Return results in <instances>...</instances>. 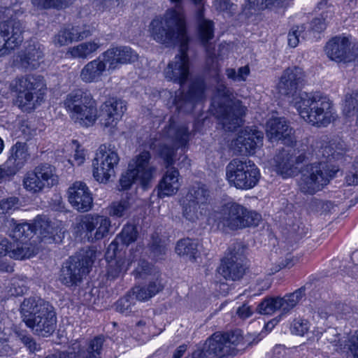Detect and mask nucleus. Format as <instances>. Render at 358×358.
<instances>
[{
	"label": "nucleus",
	"mask_w": 358,
	"mask_h": 358,
	"mask_svg": "<svg viewBox=\"0 0 358 358\" xmlns=\"http://www.w3.org/2000/svg\"><path fill=\"white\" fill-rule=\"evenodd\" d=\"M101 46L98 40L82 43L70 48L66 52L73 58L87 59L91 54L96 52Z\"/></svg>",
	"instance_id": "58836bf2"
},
{
	"label": "nucleus",
	"mask_w": 358,
	"mask_h": 358,
	"mask_svg": "<svg viewBox=\"0 0 358 358\" xmlns=\"http://www.w3.org/2000/svg\"><path fill=\"white\" fill-rule=\"evenodd\" d=\"M151 270L150 264L145 260H141L135 271L136 277L143 278L145 275L150 274Z\"/></svg>",
	"instance_id": "0e129e2a"
},
{
	"label": "nucleus",
	"mask_w": 358,
	"mask_h": 358,
	"mask_svg": "<svg viewBox=\"0 0 358 358\" xmlns=\"http://www.w3.org/2000/svg\"><path fill=\"white\" fill-rule=\"evenodd\" d=\"M305 73L299 66H292L286 69L278 85L279 93L284 96H293L298 88L304 82Z\"/></svg>",
	"instance_id": "393cba45"
},
{
	"label": "nucleus",
	"mask_w": 358,
	"mask_h": 358,
	"mask_svg": "<svg viewBox=\"0 0 358 358\" xmlns=\"http://www.w3.org/2000/svg\"><path fill=\"white\" fill-rule=\"evenodd\" d=\"M23 322L33 332L43 337L51 335L57 324L54 308L41 299H26L20 306Z\"/></svg>",
	"instance_id": "423d86ee"
},
{
	"label": "nucleus",
	"mask_w": 358,
	"mask_h": 358,
	"mask_svg": "<svg viewBox=\"0 0 358 358\" xmlns=\"http://www.w3.org/2000/svg\"><path fill=\"white\" fill-rule=\"evenodd\" d=\"M358 59V41L351 43L347 54L346 62H350Z\"/></svg>",
	"instance_id": "774afa93"
},
{
	"label": "nucleus",
	"mask_w": 358,
	"mask_h": 358,
	"mask_svg": "<svg viewBox=\"0 0 358 358\" xmlns=\"http://www.w3.org/2000/svg\"><path fill=\"white\" fill-rule=\"evenodd\" d=\"M135 304V298L129 292L116 302L115 307L117 311L128 315L134 311Z\"/></svg>",
	"instance_id": "3c124183"
},
{
	"label": "nucleus",
	"mask_w": 358,
	"mask_h": 358,
	"mask_svg": "<svg viewBox=\"0 0 358 358\" xmlns=\"http://www.w3.org/2000/svg\"><path fill=\"white\" fill-rule=\"evenodd\" d=\"M199 6L196 13L198 20L199 38L205 48L206 59V64L217 71V59L215 52V45L210 42L214 37V24L213 21L203 18V9L200 6L202 0H192Z\"/></svg>",
	"instance_id": "6ab92c4d"
},
{
	"label": "nucleus",
	"mask_w": 358,
	"mask_h": 358,
	"mask_svg": "<svg viewBox=\"0 0 358 358\" xmlns=\"http://www.w3.org/2000/svg\"><path fill=\"white\" fill-rule=\"evenodd\" d=\"M214 6L216 10L230 15L233 14L236 8V6L230 0H215Z\"/></svg>",
	"instance_id": "680f3d73"
},
{
	"label": "nucleus",
	"mask_w": 358,
	"mask_h": 358,
	"mask_svg": "<svg viewBox=\"0 0 358 358\" xmlns=\"http://www.w3.org/2000/svg\"><path fill=\"white\" fill-rule=\"evenodd\" d=\"M127 110L126 102L117 98H110L101 104L98 117L104 127H114Z\"/></svg>",
	"instance_id": "5701e85b"
},
{
	"label": "nucleus",
	"mask_w": 358,
	"mask_h": 358,
	"mask_svg": "<svg viewBox=\"0 0 358 358\" xmlns=\"http://www.w3.org/2000/svg\"><path fill=\"white\" fill-rule=\"evenodd\" d=\"M310 328L309 322L302 318L295 319L291 324V331L292 334L299 336H303L308 332Z\"/></svg>",
	"instance_id": "13d9d810"
},
{
	"label": "nucleus",
	"mask_w": 358,
	"mask_h": 358,
	"mask_svg": "<svg viewBox=\"0 0 358 358\" xmlns=\"http://www.w3.org/2000/svg\"><path fill=\"white\" fill-rule=\"evenodd\" d=\"M29 157L27 143L17 142L10 148L8 157L5 163L17 174L25 166Z\"/></svg>",
	"instance_id": "2f4dec72"
},
{
	"label": "nucleus",
	"mask_w": 358,
	"mask_h": 358,
	"mask_svg": "<svg viewBox=\"0 0 358 358\" xmlns=\"http://www.w3.org/2000/svg\"><path fill=\"white\" fill-rule=\"evenodd\" d=\"M76 35L73 27H64L54 36L52 43L56 47L68 45L73 41H76Z\"/></svg>",
	"instance_id": "c03bdc74"
},
{
	"label": "nucleus",
	"mask_w": 358,
	"mask_h": 358,
	"mask_svg": "<svg viewBox=\"0 0 358 358\" xmlns=\"http://www.w3.org/2000/svg\"><path fill=\"white\" fill-rule=\"evenodd\" d=\"M34 223H22L17 224L10 233L13 241H28L34 235Z\"/></svg>",
	"instance_id": "79ce46f5"
},
{
	"label": "nucleus",
	"mask_w": 358,
	"mask_h": 358,
	"mask_svg": "<svg viewBox=\"0 0 358 358\" xmlns=\"http://www.w3.org/2000/svg\"><path fill=\"white\" fill-rule=\"evenodd\" d=\"M68 199L72 206L78 211L87 212L92 206L93 199L87 185L75 182L68 189Z\"/></svg>",
	"instance_id": "a878e982"
},
{
	"label": "nucleus",
	"mask_w": 358,
	"mask_h": 358,
	"mask_svg": "<svg viewBox=\"0 0 358 358\" xmlns=\"http://www.w3.org/2000/svg\"><path fill=\"white\" fill-rule=\"evenodd\" d=\"M24 189L33 194L50 189L58 182L55 168L50 164L42 163L33 171H28L23 178Z\"/></svg>",
	"instance_id": "f3484780"
},
{
	"label": "nucleus",
	"mask_w": 358,
	"mask_h": 358,
	"mask_svg": "<svg viewBox=\"0 0 358 358\" xmlns=\"http://www.w3.org/2000/svg\"><path fill=\"white\" fill-rule=\"evenodd\" d=\"M243 340L240 329L225 333L216 332L192 353V358H225L227 355H234L236 347L242 343Z\"/></svg>",
	"instance_id": "0eeeda50"
},
{
	"label": "nucleus",
	"mask_w": 358,
	"mask_h": 358,
	"mask_svg": "<svg viewBox=\"0 0 358 358\" xmlns=\"http://www.w3.org/2000/svg\"><path fill=\"white\" fill-rule=\"evenodd\" d=\"M120 253L117 252L116 257L107 258L109 260V265L108 268V277L111 279H115L120 275V274L126 271L125 261L120 257Z\"/></svg>",
	"instance_id": "49530a36"
},
{
	"label": "nucleus",
	"mask_w": 358,
	"mask_h": 358,
	"mask_svg": "<svg viewBox=\"0 0 358 358\" xmlns=\"http://www.w3.org/2000/svg\"><path fill=\"white\" fill-rule=\"evenodd\" d=\"M106 69V62L100 57L88 62L80 71V79L87 83L97 82L100 80Z\"/></svg>",
	"instance_id": "c9c22d12"
},
{
	"label": "nucleus",
	"mask_w": 358,
	"mask_h": 358,
	"mask_svg": "<svg viewBox=\"0 0 358 358\" xmlns=\"http://www.w3.org/2000/svg\"><path fill=\"white\" fill-rule=\"evenodd\" d=\"M34 227V235H36L41 241L52 243L56 241L55 235L57 234V229L47 220L41 217L36 219Z\"/></svg>",
	"instance_id": "4c0bfd02"
},
{
	"label": "nucleus",
	"mask_w": 358,
	"mask_h": 358,
	"mask_svg": "<svg viewBox=\"0 0 358 358\" xmlns=\"http://www.w3.org/2000/svg\"><path fill=\"white\" fill-rule=\"evenodd\" d=\"M102 57L109 65V69H115L120 65L136 62L138 54L128 46L112 48L102 54Z\"/></svg>",
	"instance_id": "c85d7f7f"
},
{
	"label": "nucleus",
	"mask_w": 358,
	"mask_h": 358,
	"mask_svg": "<svg viewBox=\"0 0 358 358\" xmlns=\"http://www.w3.org/2000/svg\"><path fill=\"white\" fill-rule=\"evenodd\" d=\"M138 236V231L135 226L132 224H126L122 228L121 232L115 237V240L108 245L106 251L107 258L116 257L117 252L120 253V245L128 246L130 243L134 242Z\"/></svg>",
	"instance_id": "7c9ffc66"
},
{
	"label": "nucleus",
	"mask_w": 358,
	"mask_h": 358,
	"mask_svg": "<svg viewBox=\"0 0 358 358\" xmlns=\"http://www.w3.org/2000/svg\"><path fill=\"white\" fill-rule=\"evenodd\" d=\"M45 86L43 77L41 75L27 74L17 78L15 87L19 107L28 112L34 110L38 101V94Z\"/></svg>",
	"instance_id": "f8f14e48"
},
{
	"label": "nucleus",
	"mask_w": 358,
	"mask_h": 358,
	"mask_svg": "<svg viewBox=\"0 0 358 358\" xmlns=\"http://www.w3.org/2000/svg\"><path fill=\"white\" fill-rule=\"evenodd\" d=\"M264 134L257 129H245L241 131L234 141V146L241 155L254 153L262 145Z\"/></svg>",
	"instance_id": "cd10ccee"
},
{
	"label": "nucleus",
	"mask_w": 358,
	"mask_h": 358,
	"mask_svg": "<svg viewBox=\"0 0 358 358\" xmlns=\"http://www.w3.org/2000/svg\"><path fill=\"white\" fill-rule=\"evenodd\" d=\"M332 13L333 11L330 10L322 11L321 13V17H315L312 20L310 23L311 30L318 33L324 31L327 27V19L329 17V14L331 17L332 16Z\"/></svg>",
	"instance_id": "6e6d98bb"
},
{
	"label": "nucleus",
	"mask_w": 358,
	"mask_h": 358,
	"mask_svg": "<svg viewBox=\"0 0 358 358\" xmlns=\"http://www.w3.org/2000/svg\"><path fill=\"white\" fill-rule=\"evenodd\" d=\"M162 136L170 140L176 146H178V148L181 149L182 154L177 159L179 161L178 166L180 168H188L190 166V160L184 155L190 139V132L187 127L178 125L173 118H171L169 125L162 130ZM150 148L163 159L166 168L172 166L176 161V151L165 143L155 141L150 144Z\"/></svg>",
	"instance_id": "20e7f679"
},
{
	"label": "nucleus",
	"mask_w": 358,
	"mask_h": 358,
	"mask_svg": "<svg viewBox=\"0 0 358 358\" xmlns=\"http://www.w3.org/2000/svg\"><path fill=\"white\" fill-rule=\"evenodd\" d=\"M34 254V248L27 241H13L10 257L17 259L30 258Z\"/></svg>",
	"instance_id": "a19ab883"
},
{
	"label": "nucleus",
	"mask_w": 358,
	"mask_h": 358,
	"mask_svg": "<svg viewBox=\"0 0 358 358\" xmlns=\"http://www.w3.org/2000/svg\"><path fill=\"white\" fill-rule=\"evenodd\" d=\"M292 0H248L244 6L245 15L255 14L266 8H282Z\"/></svg>",
	"instance_id": "e433bc0d"
},
{
	"label": "nucleus",
	"mask_w": 358,
	"mask_h": 358,
	"mask_svg": "<svg viewBox=\"0 0 358 358\" xmlns=\"http://www.w3.org/2000/svg\"><path fill=\"white\" fill-rule=\"evenodd\" d=\"M306 27L303 24L293 27L288 34V45L295 48L300 42V39L306 37Z\"/></svg>",
	"instance_id": "5fc2aeb1"
},
{
	"label": "nucleus",
	"mask_w": 358,
	"mask_h": 358,
	"mask_svg": "<svg viewBox=\"0 0 358 358\" xmlns=\"http://www.w3.org/2000/svg\"><path fill=\"white\" fill-rule=\"evenodd\" d=\"M294 106L304 121L313 126L325 127L335 119L332 101L320 92H301Z\"/></svg>",
	"instance_id": "7ed1b4c3"
},
{
	"label": "nucleus",
	"mask_w": 358,
	"mask_h": 358,
	"mask_svg": "<svg viewBox=\"0 0 358 358\" xmlns=\"http://www.w3.org/2000/svg\"><path fill=\"white\" fill-rule=\"evenodd\" d=\"M306 159V153L292 148L283 149L275 157L277 171L283 178L296 175L300 171L299 166Z\"/></svg>",
	"instance_id": "4be33fe9"
},
{
	"label": "nucleus",
	"mask_w": 358,
	"mask_h": 358,
	"mask_svg": "<svg viewBox=\"0 0 358 358\" xmlns=\"http://www.w3.org/2000/svg\"><path fill=\"white\" fill-rule=\"evenodd\" d=\"M358 93L355 91L348 92L345 97L343 113L347 117L356 114V125L358 127Z\"/></svg>",
	"instance_id": "a18cd8bd"
},
{
	"label": "nucleus",
	"mask_w": 358,
	"mask_h": 358,
	"mask_svg": "<svg viewBox=\"0 0 358 358\" xmlns=\"http://www.w3.org/2000/svg\"><path fill=\"white\" fill-rule=\"evenodd\" d=\"M19 199L17 197L11 196L3 199L0 201V215L3 217L11 213L18 208Z\"/></svg>",
	"instance_id": "4d7b16f0"
},
{
	"label": "nucleus",
	"mask_w": 358,
	"mask_h": 358,
	"mask_svg": "<svg viewBox=\"0 0 358 358\" xmlns=\"http://www.w3.org/2000/svg\"><path fill=\"white\" fill-rule=\"evenodd\" d=\"M319 339L322 340V341L325 340L328 343H331L336 348V351L343 348V345L341 343L340 334L336 328L329 327L321 334V336Z\"/></svg>",
	"instance_id": "09e8293b"
},
{
	"label": "nucleus",
	"mask_w": 358,
	"mask_h": 358,
	"mask_svg": "<svg viewBox=\"0 0 358 358\" xmlns=\"http://www.w3.org/2000/svg\"><path fill=\"white\" fill-rule=\"evenodd\" d=\"M43 47L39 43H29L19 55L20 66L23 69H36L43 57Z\"/></svg>",
	"instance_id": "473e14b6"
},
{
	"label": "nucleus",
	"mask_w": 358,
	"mask_h": 358,
	"mask_svg": "<svg viewBox=\"0 0 358 358\" xmlns=\"http://www.w3.org/2000/svg\"><path fill=\"white\" fill-rule=\"evenodd\" d=\"M345 150V145L343 141L334 140L321 146L317 156L322 159L301 169V177L298 182L300 191L313 195L327 185L338 171L332 167L330 163L332 159H340Z\"/></svg>",
	"instance_id": "f257e3e1"
},
{
	"label": "nucleus",
	"mask_w": 358,
	"mask_h": 358,
	"mask_svg": "<svg viewBox=\"0 0 358 358\" xmlns=\"http://www.w3.org/2000/svg\"><path fill=\"white\" fill-rule=\"evenodd\" d=\"M350 45L351 41L349 36L339 35L333 37L327 42L325 46V52L327 57L331 60L338 62H345Z\"/></svg>",
	"instance_id": "c756f323"
},
{
	"label": "nucleus",
	"mask_w": 358,
	"mask_h": 358,
	"mask_svg": "<svg viewBox=\"0 0 358 358\" xmlns=\"http://www.w3.org/2000/svg\"><path fill=\"white\" fill-rule=\"evenodd\" d=\"M136 180L139 181L138 177L128 167L127 172L122 174L120 184L122 189H127Z\"/></svg>",
	"instance_id": "052dcab7"
},
{
	"label": "nucleus",
	"mask_w": 358,
	"mask_h": 358,
	"mask_svg": "<svg viewBox=\"0 0 358 358\" xmlns=\"http://www.w3.org/2000/svg\"><path fill=\"white\" fill-rule=\"evenodd\" d=\"M130 203L127 199L113 202L109 207V214L113 217H122L127 215Z\"/></svg>",
	"instance_id": "864d4df0"
},
{
	"label": "nucleus",
	"mask_w": 358,
	"mask_h": 358,
	"mask_svg": "<svg viewBox=\"0 0 358 358\" xmlns=\"http://www.w3.org/2000/svg\"><path fill=\"white\" fill-rule=\"evenodd\" d=\"M206 67L217 83L216 94L212 101L215 115L225 130L234 131L242 124L246 107L242 105L240 100L231 98L232 91L222 82L218 64L217 71H215L211 65L206 64Z\"/></svg>",
	"instance_id": "f03ea898"
},
{
	"label": "nucleus",
	"mask_w": 358,
	"mask_h": 358,
	"mask_svg": "<svg viewBox=\"0 0 358 358\" xmlns=\"http://www.w3.org/2000/svg\"><path fill=\"white\" fill-rule=\"evenodd\" d=\"M206 85L203 80L197 79L193 81L187 93L180 98L175 99V105L179 113H190L194 108L196 102L205 98Z\"/></svg>",
	"instance_id": "b1692460"
},
{
	"label": "nucleus",
	"mask_w": 358,
	"mask_h": 358,
	"mask_svg": "<svg viewBox=\"0 0 358 358\" xmlns=\"http://www.w3.org/2000/svg\"><path fill=\"white\" fill-rule=\"evenodd\" d=\"M189 43L180 46V52L171 61L164 69L165 78L182 86L190 75V62L188 56Z\"/></svg>",
	"instance_id": "412c9836"
},
{
	"label": "nucleus",
	"mask_w": 358,
	"mask_h": 358,
	"mask_svg": "<svg viewBox=\"0 0 358 358\" xmlns=\"http://www.w3.org/2000/svg\"><path fill=\"white\" fill-rule=\"evenodd\" d=\"M24 280L18 278L12 279L9 292L13 296H21L27 292Z\"/></svg>",
	"instance_id": "bf43d9fd"
},
{
	"label": "nucleus",
	"mask_w": 358,
	"mask_h": 358,
	"mask_svg": "<svg viewBox=\"0 0 358 358\" xmlns=\"http://www.w3.org/2000/svg\"><path fill=\"white\" fill-rule=\"evenodd\" d=\"M150 248L154 257L157 259H162L165 255L166 250L165 243L159 238L157 233L152 234Z\"/></svg>",
	"instance_id": "603ef678"
},
{
	"label": "nucleus",
	"mask_w": 358,
	"mask_h": 358,
	"mask_svg": "<svg viewBox=\"0 0 358 358\" xmlns=\"http://www.w3.org/2000/svg\"><path fill=\"white\" fill-rule=\"evenodd\" d=\"M306 286H302L292 293L287 294L283 297L265 298L257 306L260 314H272L276 310L281 311L282 315L287 314L306 295Z\"/></svg>",
	"instance_id": "a211bd4d"
},
{
	"label": "nucleus",
	"mask_w": 358,
	"mask_h": 358,
	"mask_svg": "<svg viewBox=\"0 0 358 358\" xmlns=\"http://www.w3.org/2000/svg\"><path fill=\"white\" fill-rule=\"evenodd\" d=\"M15 334L16 337L24 344L30 352L41 350V348L40 344H38L34 338L26 331L18 329L15 331Z\"/></svg>",
	"instance_id": "8fccbe9b"
},
{
	"label": "nucleus",
	"mask_w": 358,
	"mask_h": 358,
	"mask_svg": "<svg viewBox=\"0 0 358 358\" xmlns=\"http://www.w3.org/2000/svg\"><path fill=\"white\" fill-rule=\"evenodd\" d=\"M104 337L96 336L91 340L87 349L80 352L82 358H101L104 343Z\"/></svg>",
	"instance_id": "37998d69"
},
{
	"label": "nucleus",
	"mask_w": 358,
	"mask_h": 358,
	"mask_svg": "<svg viewBox=\"0 0 358 358\" xmlns=\"http://www.w3.org/2000/svg\"><path fill=\"white\" fill-rule=\"evenodd\" d=\"M96 250L94 247L83 248L78 254L69 258L63 265L59 275L60 282L68 286L77 285L90 269L96 259Z\"/></svg>",
	"instance_id": "9d476101"
},
{
	"label": "nucleus",
	"mask_w": 358,
	"mask_h": 358,
	"mask_svg": "<svg viewBox=\"0 0 358 358\" xmlns=\"http://www.w3.org/2000/svg\"><path fill=\"white\" fill-rule=\"evenodd\" d=\"M210 195L206 185L197 183L189 187L182 204L183 217L194 222L206 214Z\"/></svg>",
	"instance_id": "4468645a"
},
{
	"label": "nucleus",
	"mask_w": 358,
	"mask_h": 358,
	"mask_svg": "<svg viewBox=\"0 0 358 358\" xmlns=\"http://www.w3.org/2000/svg\"><path fill=\"white\" fill-rule=\"evenodd\" d=\"M226 176L231 185L237 189H249L257 184L260 173L252 161L236 158L227 164Z\"/></svg>",
	"instance_id": "9b49d317"
},
{
	"label": "nucleus",
	"mask_w": 358,
	"mask_h": 358,
	"mask_svg": "<svg viewBox=\"0 0 358 358\" xmlns=\"http://www.w3.org/2000/svg\"><path fill=\"white\" fill-rule=\"evenodd\" d=\"M64 107L70 117L81 126L92 125L96 117V102L87 90L76 89L65 97Z\"/></svg>",
	"instance_id": "6e6552de"
},
{
	"label": "nucleus",
	"mask_w": 358,
	"mask_h": 358,
	"mask_svg": "<svg viewBox=\"0 0 358 358\" xmlns=\"http://www.w3.org/2000/svg\"><path fill=\"white\" fill-rule=\"evenodd\" d=\"M179 172L174 167L168 169L158 185V196L161 199L177 193L180 188Z\"/></svg>",
	"instance_id": "72a5a7b5"
},
{
	"label": "nucleus",
	"mask_w": 358,
	"mask_h": 358,
	"mask_svg": "<svg viewBox=\"0 0 358 358\" xmlns=\"http://www.w3.org/2000/svg\"><path fill=\"white\" fill-rule=\"evenodd\" d=\"M131 296H134L135 300L145 301L152 297L147 291L146 287H135L132 289Z\"/></svg>",
	"instance_id": "e2e57ef3"
},
{
	"label": "nucleus",
	"mask_w": 358,
	"mask_h": 358,
	"mask_svg": "<svg viewBox=\"0 0 358 358\" xmlns=\"http://www.w3.org/2000/svg\"><path fill=\"white\" fill-rule=\"evenodd\" d=\"M23 23L15 18L0 23V57L19 46L23 41Z\"/></svg>",
	"instance_id": "aec40b11"
},
{
	"label": "nucleus",
	"mask_w": 358,
	"mask_h": 358,
	"mask_svg": "<svg viewBox=\"0 0 358 358\" xmlns=\"http://www.w3.org/2000/svg\"><path fill=\"white\" fill-rule=\"evenodd\" d=\"M111 227L110 218L97 214H87L76 219L73 230L77 236L95 242L106 237Z\"/></svg>",
	"instance_id": "ddd939ff"
},
{
	"label": "nucleus",
	"mask_w": 358,
	"mask_h": 358,
	"mask_svg": "<svg viewBox=\"0 0 358 358\" xmlns=\"http://www.w3.org/2000/svg\"><path fill=\"white\" fill-rule=\"evenodd\" d=\"M245 248L240 243H233L217 268V272L226 280L234 281L240 280L245 274Z\"/></svg>",
	"instance_id": "dca6fc26"
},
{
	"label": "nucleus",
	"mask_w": 358,
	"mask_h": 358,
	"mask_svg": "<svg viewBox=\"0 0 358 358\" xmlns=\"http://www.w3.org/2000/svg\"><path fill=\"white\" fill-rule=\"evenodd\" d=\"M120 157L114 146L102 145L92 161L93 177L101 183H107L115 176Z\"/></svg>",
	"instance_id": "2eb2a0df"
},
{
	"label": "nucleus",
	"mask_w": 358,
	"mask_h": 358,
	"mask_svg": "<svg viewBox=\"0 0 358 358\" xmlns=\"http://www.w3.org/2000/svg\"><path fill=\"white\" fill-rule=\"evenodd\" d=\"M215 222L219 227L229 228L231 230L257 226L261 215L254 211L248 210L243 206L228 202L215 213Z\"/></svg>",
	"instance_id": "1a4fd4ad"
},
{
	"label": "nucleus",
	"mask_w": 358,
	"mask_h": 358,
	"mask_svg": "<svg viewBox=\"0 0 358 358\" xmlns=\"http://www.w3.org/2000/svg\"><path fill=\"white\" fill-rule=\"evenodd\" d=\"M150 158L148 151H143L129 164V168L138 177L139 182L144 188L152 180L155 171V168L150 164Z\"/></svg>",
	"instance_id": "bb28decb"
},
{
	"label": "nucleus",
	"mask_w": 358,
	"mask_h": 358,
	"mask_svg": "<svg viewBox=\"0 0 358 358\" xmlns=\"http://www.w3.org/2000/svg\"><path fill=\"white\" fill-rule=\"evenodd\" d=\"M76 0H31L34 7L38 9H64L71 6Z\"/></svg>",
	"instance_id": "de8ad7c7"
},
{
	"label": "nucleus",
	"mask_w": 358,
	"mask_h": 358,
	"mask_svg": "<svg viewBox=\"0 0 358 358\" xmlns=\"http://www.w3.org/2000/svg\"><path fill=\"white\" fill-rule=\"evenodd\" d=\"M253 311L248 303H243L241 306L238 307L236 310V314L241 319H246L250 317Z\"/></svg>",
	"instance_id": "338daca9"
},
{
	"label": "nucleus",
	"mask_w": 358,
	"mask_h": 358,
	"mask_svg": "<svg viewBox=\"0 0 358 358\" xmlns=\"http://www.w3.org/2000/svg\"><path fill=\"white\" fill-rule=\"evenodd\" d=\"M348 342V350L354 358H358V331L350 337Z\"/></svg>",
	"instance_id": "69168bd1"
},
{
	"label": "nucleus",
	"mask_w": 358,
	"mask_h": 358,
	"mask_svg": "<svg viewBox=\"0 0 358 358\" xmlns=\"http://www.w3.org/2000/svg\"><path fill=\"white\" fill-rule=\"evenodd\" d=\"M150 31L153 39L162 44L170 45L178 41L180 46L189 41L185 17L179 7L168 10L163 17L152 20Z\"/></svg>",
	"instance_id": "39448f33"
},
{
	"label": "nucleus",
	"mask_w": 358,
	"mask_h": 358,
	"mask_svg": "<svg viewBox=\"0 0 358 358\" xmlns=\"http://www.w3.org/2000/svg\"><path fill=\"white\" fill-rule=\"evenodd\" d=\"M176 252L180 256H186L190 260H194L199 254L198 241L189 238L180 239L177 242Z\"/></svg>",
	"instance_id": "ea45409f"
},
{
	"label": "nucleus",
	"mask_w": 358,
	"mask_h": 358,
	"mask_svg": "<svg viewBox=\"0 0 358 358\" xmlns=\"http://www.w3.org/2000/svg\"><path fill=\"white\" fill-rule=\"evenodd\" d=\"M292 134V129L285 118H273L267 122L266 134L271 141L286 140Z\"/></svg>",
	"instance_id": "f704fd0d"
}]
</instances>
